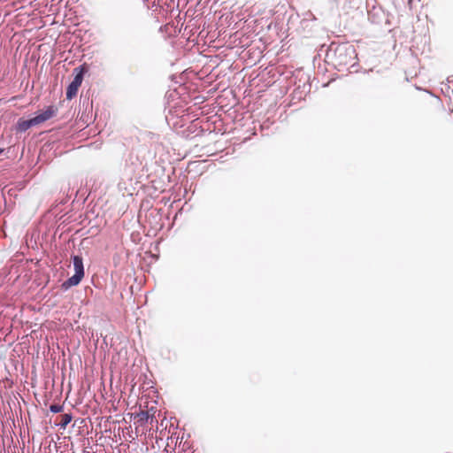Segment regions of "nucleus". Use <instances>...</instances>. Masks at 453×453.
<instances>
[{"label":"nucleus","mask_w":453,"mask_h":453,"mask_svg":"<svg viewBox=\"0 0 453 453\" xmlns=\"http://www.w3.org/2000/svg\"><path fill=\"white\" fill-rule=\"evenodd\" d=\"M326 57L338 70H341L349 65H354L357 54L353 45L333 42L329 46Z\"/></svg>","instance_id":"1"},{"label":"nucleus","mask_w":453,"mask_h":453,"mask_svg":"<svg viewBox=\"0 0 453 453\" xmlns=\"http://www.w3.org/2000/svg\"><path fill=\"white\" fill-rule=\"evenodd\" d=\"M56 110L53 106H49L44 111L37 114L29 119H19L17 123L18 132H26L30 127L37 126L41 123L47 121L56 115Z\"/></svg>","instance_id":"2"},{"label":"nucleus","mask_w":453,"mask_h":453,"mask_svg":"<svg viewBox=\"0 0 453 453\" xmlns=\"http://www.w3.org/2000/svg\"><path fill=\"white\" fill-rule=\"evenodd\" d=\"M73 263L74 274L62 283L61 288L64 290H67L72 287L79 285L84 277V265L82 257L80 256H73Z\"/></svg>","instance_id":"3"},{"label":"nucleus","mask_w":453,"mask_h":453,"mask_svg":"<svg viewBox=\"0 0 453 453\" xmlns=\"http://www.w3.org/2000/svg\"><path fill=\"white\" fill-rule=\"evenodd\" d=\"M87 70L83 65L74 68L75 75L66 89V98L68 100H71L77 95L78 89L81 87L83 81L84 73Z\"/></svg>","instance_id":"4"},{"label":"nucleus","mask_w":453,"mask_h":453,"mask_svg":"<svg viewBox=\"0 0 453 453\" xmlns=\"http://www.w3.org/2000/svg\"><path fill=\"white\" fill-rule=\"evenodd\" d=\"M73 415L71 413H65L62 415L61 422L58 424V426L61 428H65L66 426L72 421Z\"/></svg>","instance_id":"5"},{"label":"nucleus","mask_w":453,"mask_h":453,"mask_svg":"<svg viewBox=\"0 0 453 453\" xmlns=\"http://www.w3.org/2000/svg\"><path fill=\"white\" fill-rule=\"evenodd\" d=\"M62 410H63V406L59 405V404H51L50 406V411L52 413H58V412L62 411Z\"/></svg>","instance_id":"6"},{"label":"nucleus","mask_w":453,"mask_h":453,"mask_svg":"<svg viewBox=\"0 0 453 453\" xmlns=\"http://www.w3.org/2000/svg\"><path fill=\"white\" fill-rule=\"evenodd\" d=\"M140 416H141V418H140L141 420H147L149 418L148 412L142 411V412H141Z\"/></svg>","instance_id":"7"},{"label":"nucleus","mask_w":453,"mask_h":453,"mask_svg":"<svg viewBox=\"0 0 453 453\" xmlns=\"http://www.w3.org/2000/svg\"><path fill=\"white\" fill-rule=\"evenodd\" d=\"M4 152L3 149H0V155Z\"/></svg>","instance_id":"8"}]
</instances>
